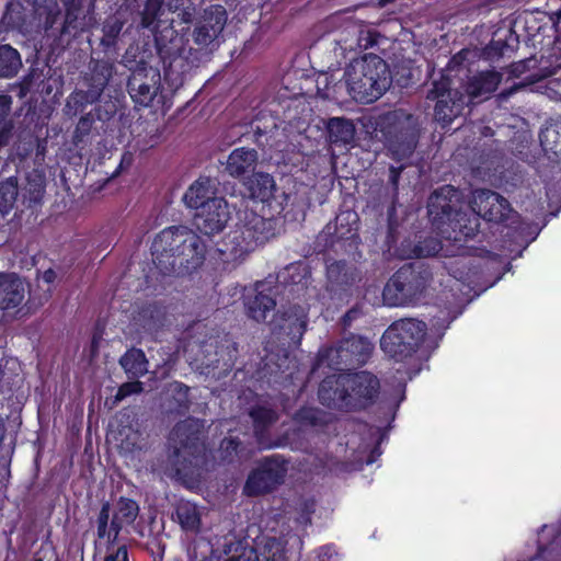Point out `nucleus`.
Returning <instances> with one entry per match:
<instances>
[{
  "mask_svg": "<svg viewBox=\"0 0 561 561\" xmlns=\"http://www.w3.org/2000/svg\"><path fill=\"white\" fill-rule=\"evenodd\" d=\"M206 248L187 227H169L156 236L151 244L152 263L163 274L176 267L195 268L202 264Z\"/></svg>",
  "mask_w": 561,
  "mask_h": 561,
  "instance_id": "obj_1",
  "label": "nucleus"
},
{
  "mask_svg": "<svg viewBox=\"0 0 561 561\" xmlns=\"http://www.w3.org/2000/svg\"><path fill=\"white\" fill-rule=\"evenodd\" d=\"M379 380L370 373L329 376L320 385L321 401L331 407L364 409L377 398Z\"/></svg>",
  "mask_w": 561,
  "mask_h": 561,
  "instance_id": "obj_2",
  "label": "nucleus"
},
{
  "mask_svg": "<svg viewBox=\"0 0 561 561\" xmlns=\"http://www.w3.org/2000/svg\"><path fill=\"white\" fill-rule=\"evenodd\" d=\"M350 95L357 102L371 103L390 87V71L383 59L368 54L352 60L344 72Z\"/></svg>",
  "mask_w": 561,
  "mask_h": 561,
  "instance_id": "obj_3",
  "label": "nucleus"
},
{
  "mask_svg": "<svg viewBox=\"0 0 561 561\" xmlns=\"http://www.w3.org/2000/svg\"><path fill=\"white\" fill-rule=\"evenodd\" d=\"M456 191L451 186H444L431 195L428 199V215L433 225L446 240L461 241V237H473L478 230V218L469 219L468 224H461L463 216L456 214L451 218L450 205L447 202L455 195Z\"/></svg>",
  "mask_w": 561,
  "mask_h": 561,
  "instance_id": "obj_4",
  "label": "nucleus"
},
{
  "mask_svg": "<svg viewBox=\"0 0 561 561\" xmlns=\"http://www.w3.org/2000/svg\"><path fill=\"white\" fill-rule=\"evenodd\" d=\"M425 323L416 319L393 322L383 333L380 345L390 357L402 359L411 355L425 336Z\"/></svg>",
  "mask_w": 561,
  "mask_h": 561,
  "instance_id": "obj_5",
  "label": "nucleus"
},
{
  "mask_svg": "<svg viewBox=\"0 0 561 561\" xmlns=\"http://www.w3.org/2000/svg\"><path fill=\"white\" fill-rule=\"evenodd\" d=\"M267 224L262 217H254L250 224L229 232L219 249L224 260L228 263H234L255 250L259 244L267 239L263 232Z\"/></svg>",
  "mask_w": 561,
  "mask_h": 561,
  "instance_id": "obj_6",
  "label": "nucleus"
},
{
  "mask_svg": "<svg viewBox=\"0 0 561 561\" xmlns=\"http://www.w3.org/2000/svg\"><path fill=\"white\" fill-rule=\"evenodd\" d=\"M552 51L547 56H541L539 66L537 67V59L529 58L526 60H522L513 64L510 67V75L512 78H523V80L516 84L508 92L501 93V98H507L513 93V91L518 90L520 88L530 85L538 80L549 77L556 72V70L561 67V41L557 39L551 49Z\"/></svg>",
  "mask_w": 561,
  "mask_h": 561,
  "instance_id": "obj_7",
  "label": "nucleus"
},
{
  "mask_svg": "<svg viewBox=\"0 0 561 561\" xmlns=\"http://www.w3.org/2000/svg\"><path fill=\"white\" fill-rule=\"evenodd\" d=\"M137 503L129 499H121L114 508L106 503L98 516V536L100 539L115 540L118 533L131 525L138 516Z\"/></svg>",
  "mask_w": 561,
  "mask_h": 561,
  "instance_id": "obj_8",
  "label": "nucleus"
},
{
  "mask_svg": "<svg viewBox=\"0 0 561 561\" xmlns=\"http://www.w3.org/2000/svg\"><path fill=\"white\" fill-rule=\"evenodd\" d=\"M427 99L437 101L435 117L443 123H450L467 103L461 93L450 90V79L447 73H440L439 79L433 80L432 88L427 91Z\"/></svg>",
  "mask_w": 561,
  "mask_h": 561,
  "instance_id": "obj_9",
  "label": "nucleus"
},
{
  "mask_svg": "<svg viewBox=\"0 0 561 561\" xmlns=\"http://www.w3.org/2000/svg\"><path fill=\"white\" fill-rule=\"evenodd\" d=\"M286 463L278 458L266 459L248 478L244 485L247 495H259L280 484L286 476Z\"/></svg>",
  "mask_w": 561,
  "mask_h": 561,
  "instance_id": "obj_10",
  "label": "nucleus"
},
{
  "mask_svg": "<svg viewBox=\"0 0 561 561\" xmlns=\"http://www.w3.org/2000/svg\"><path fill=\"white\" fill-rule=\"evenodd\" d=\"M230 219V209L225 198H215L204 205L194 216L195 227L206 236L222 231Z\"/></svg>",
  "mask_w": 561,
  "mask_h": 561,
  "instance_id": "obj_11",
  "label": "nucleus"
},
{
  "mask_svg": "<svg viewBox=\"0 0 561 561\" xmlns=\"http://www.w3.org/2000/svg\"><path fill=\"white\" fill-rule=\"evenodd\" d=\"M471 208L476 215L496 222L505 220L511 211L505 198L488 190H479L472 194Z\"/></svg>",
  "mask_w": 561,
  "mask_h": 561,
  "instance_id": "obj_12",
  "label": "nucleus"
},
{
  "mask_svg": "<svg viewBox=\"0 0 561 561\" xmlns=\"http://www.w3.org/2000/svg\"><path fill=\"white\" fill-rule=\"evenodd\" d=\"M373 350L371 343L362 336H351L346 339L339 347L327 350L320 354L318 368L329 366L328 360L340 357L343 362L355 359L364 362Z\"/></svg>",
  "mask_w": 561,
  "mask_h": 561,
  "instance_id": "obj_13",
  "label": "nucleus"
},
{
  "mask_svg": "<svg viewBox=\"0 0 561 561\" xmlns=\"http://www.w3.org/2000/svg\"><path fill=\"white\" fill-rule=\"evenodd\" d=\"M227 22L226 11L222 7H211L205 10L203 20L194 32V39L198 45H208L222 32Z\"/></svg>",
  "mask_w": 561,
  "mask_h": 561,
  "instance_id": "obj_14",
  "label": "nucleus"
},
{
  "mask_svg": "<svg viewBox=\"0 0 561 561\" xmlns=\"http://www.w3.org/2000/svg\"><path fill=\"white\" fill-rule=\"evenodd\" d=\"M199 424L195 420H186L183 423L179 424L171 433V440H179L181 447H175L174 457L179 460L183 458L186 460L187 457H193L190 460L191 463L197 465L198 460L194 456V450L196 449V440L198 437L196 433L198 431Z\"/></svg>",
  "mask_w": 561,
  "mask_h": 561,
  "instance_id": "obj_15",
  "label": "nucleus"
},
{
  "mask_svg": "<svg viewBox=\"0 0 561 561\" xmlns=\"http://www.w3.org/2000/svg\"><path fill=\"white\" fill-rule=\"evenodd\" d=\"M27 290L26 284L15 274H0V309L19 307Z\"/></svg>",
  "mask_w": 561,
  "mask_h": 561,
  "instance_id": "obj_16",
  "label": "nucleus"
},
{
  "mask_svg": "<svg viewBox=\"0 0 561 561\" xmlns=\"http://www.w3.org/2000/svg\"><path fill=\"white\" fill-rule=\"evenodd\" d=\"M409 277V267L399 270L386 284L382 298L383 302L390 307L411 304V291L407 288Z\"/></svg>",
  "mask_w": 561,
  "mask_h": 561,
  "instance_id": "obj_17",
  "label": "nucleus"
},
{
  "mask_svg": "<svg viewBox=\"0 0 561 561\" xmlns=\"http://www.w3.org/2000/svg\"><path fill=\"white\" fill-rule=\"evenodd\" d=\"M257 549L259 552L254 548H244L228 561H284V546L276 538L266 539Z\"/></svg>",
  "mask_w": 561,
  "mask_h": 561,
  "instance_id": "obj_18",
  "label": "nucleus"
},
{
  "mask_svg": "<svg viewBox=\"0 0 561 561\" xmlns=\"http://www.w3.org/2000/svg\"><path fill=\"white\" fill-rule=\"evenodd\" d=\"M160 75L153 72L150 82L144 80L141 73H134L129 79V93L133 100L142 106L151 105L160 91Z\"/></svg>",
  "mask_w": 561,
  "mask_h": 561,
  "instance_id": "obj_19",
  "label": "nucleus"
},
{
  "mask_svg": "<svg viewBox=\"0 0 561 561\" xmlns=\"http://www.w3.org/2000/svg\"><path fill=\"white\" fill-rule=\"evenodd\" d=\"M215 194V181L209 178H199L187 188L183 196V201L187 207L198 211L209 201L218 198Z\"/></svg>",
  "mask_w": 561,
  "mask_h": 561,
  "instance_id": "obj_20",
  "label": "nucleus"
},
{
  "mask_svg": "<svg viewBox=\"0 0 561 561\" xmlns=\"http://www.w3.org/2000/svg\"><path fill=\"white\" fill-rule=\"evenodd\" d=\"M501 82V75L493 70L482 71L469 79L466 93L470 100L494 92Z\"/></svg>",
  "mask_w": 561,
  "mask_h": 561,
  "instance_id": "obj_21",
  "label": "nucleus"
},
{
  "mask_svg": "<svg viewBox=\"0 0 561 561\" xmlns=\"http://www.w3.org/2000/svg\"><path fill=\"white\" fill-rule=\"evenodd\" d=\"M245 185L251 198L263 204H270L275 197L276 184L270 174L255 173L245 182Z\"/></svg>",
  "mask_w": 561,
  "mask_h": 561,
  "instance_id": "obj_22",
  "label": "nucleus"
},
{
  "mask_svg": "<svg viewBox=\"0 0 561 561\" xmlns=\"http://www.w3.org/2000/svg\"><path fill=\"white\" fill-rule=\"evenodd\" d=\"M257 161V152L254 149L237 148L228 157L226 170L234 178H239L253 170Z\"/></svg>",
  "mask_w": 561,
  "mask_h": 561,
  "instance_id": "obj_23",
  "label": "nucleus"
},
{
  "mask_svg": "<svg viewBox=\"0 0 561 561\" xmlns=\"http://www.w3.org/2000/svg\"><path fill=\"white\" fill-rule=\"evenodd\" d=\"M276 327L291 340L299 341L307 327V313L302 307H295L279 317Z\"/></svg>",
  "mask_w": 561,
  "mask_h": 561,
  "instance_id": "obj_24",
  "label": "nucleus"
},
{
  "mask_svg": "<svg viewBox=\"0 0 561 561\" xmlns=\"http://www.w3.org/2000/svg\"><path fill=\"white\" fill-rule=\"evenodd\" d=\"M176 519L186 531L197 533L201 529L202 511L190 501H180L175 510Z\"/></svg>",
  "mask_w": 561,
  "mask_h": 561,
  "instance_id": "obj_25",
  "label": "nucleus"
},
{
  "mask_svg": "<svg viewBox=\"0 0 561 561\" xmlns=\"http://www.w3.org/2000/svg\"><path fill=\"white\" fill-rule=\"evenodd\" d=\"M249 316L255 321H263L266 313L275 307V300L271 294H265L264 289H257L253 298H249L247 302Z\"/></svg>",
  "mask_w": 561,
  "mask_h": 561,
  "instance_id": "obj_26",
  "label": "nucleus"
},
{
  "mask_svg": "<svg viewBox=\"0 0 561 561\" xmlns=\"http://www.w3.org/2000/svg\"><path fill=\"white\" fill-rule=\"evenodd\" d=\"M328 130L332 142L347 145L354 140L355 127L345 118H331L328 123Z\"/></svg>",
  "mask_w": 561,
  "mask_h": 561,
  "instance_id": "obj_27",
  "label": "nucleus"
},
{
  "mask_svg": "<svg viewBox=\"0 0 561 561\" xmlns=\"http://www.w3.org/2000/svg\"><path fill=\"white\" fill-rule=\"evenodd\" d=\"M126 374L139 377L148 371V362L142 351L129 350L119 360Z\"/></svg>",
  "mask_w": 561,
  "mask_h": 561,
  "instance_id": "obj_28",
  "label": "nucleus"
},
{
  "mask_svg": "<svg viewBox=\"0 0 561 561\" xmlns=\"http://www.w3.org/2000/svg\"><path fill=\"white\" fill-rule=\"evenodd\" d=\"M21 66L20 55L9 45L0 46V77L14 76Z\"/></svg>",
  "mask_w": 561,
  "mask_h": 561,
  "instance_id": "obj_29",
  "label": "nucleus"
},
{
  "mask_svg": "<svg viewBox=\"0 0 561 561\" xmlns=\"http://www.w3.org/2000/svg\"><path fill=\"white\" fill-rule=\"evenodd\" d=\"M18 197V181L14 178H9L0 183V213L8 214Z\"/></svg>",
  "mask_w": 561,
  "mask_h": 561,
  "instance_id": "obj_30",
  "label": "nucleus"
},
{
  "mask_svg": "<svg viewBox=\"0 0 561 561\" xmlns=\"http://www.w3.org/2000/svg\"><path fill=\"white\" fill-rule=\"evenodd\" d=\"M11 106V98L5 94H0V127H3V130L0 133V147L8 142L9 138V128H7V123L4 118L7 117Z\"/></svg>",
  "mask_w": 561,
  "mask_h": 561,
  "instance_id": "obj_31",
  "label": "nucleus"
},
{
  "mask_svg": "<svg viewBox=\"0 0 561 561\" xmlns=\"http://www.w3.org/2000/svg\"><path fill=\"white\" fill-rule=\"evenodd\" d=\"M407 288L411 291V302L419 300L425 289V282L423 277L413 273L409 267V277L407 279Z\"/></svg>",
  "mask_w": 561,
  "mask_h": 561,
  "instance_id": "obj_32",
  "label": "nucleus"
},
{
  "mask_svg": "<svg viewBox=\"0 0 561 561\" xmlns=\"http://www.w3.org/2000/svg\"><path fill=\"white\" fill-rule=\"evenodd\" d=\"M443 250L440 241L435 239L425 240L423 243L417 245L414 250L416 256H431L439 253Z\"/></svg>",
  "mask_w": 561,
  "mask_h": 561,
  "instance_id": "obj_33",
  "label": "nucleus"
},
{
  "mask_svg": "<svg viewBox=\"0 0 561 561\" xmlns=\"http://www.w3.org/2000/svg\"><path fill=\"white\" fill-rule=\"evenodd\" d=\"M251 416L257 426H265L276 420L275 412L265 407L253 409L251 411Z\"/></svg>",
  "mask_w": 561,
  "mask_h": 561,
  "instance_id": "obj_34",
  "label": "nucleus"
},
{
  "mask_svg": "<svg viewBox=\"0 0 561 561\" xmlns=\"http://www.w3.org/2000/svg\"><path fill=\"white\" fill-rule=\"evenodd\" d=\"M142 382L140 381H130L123 383L116 393V400H123L124 398L130 396L140 393L142 391Z\"/></svg>",
  "mask_w": 561,
  "mask_h": 561,
  "instance_id": "obj_35",
  "label": "nucleus"
},
{
  "mask_svg": "<svg viewBox=\"0 0 561 561\" xmlns=\"http://www.w3.org/2000/svg\"><path fill=\"white\" fill-rule=\"evenodd\" d=\"M104 561H128L127 549L125 546L112 548L107 551Z\"/></svg>",
  "mask_w": 561,
  "mask_h": 561,
  "instance_id": "obj_36",
  "label": "nucleus"
},
{
  "mask_svg": "<svg viewBox=\"0 0 561 561\" xmlns=\"http://www.w3.org/2000/svg\"><path fill=\"white\" fill-rule=\"evenodd\" d=\"M313 502H306L304 504V508L301 511V514L297 517V523L300 524L302 527H306L310 524V515L313 512Z\"/></svg>",
  "mask_w": 561,
  "mask_h": 561,
  "instance_id": "obj_37",
  "label": "nucleus"
},
{
  "mask_svg": "<svg viewBox=\"0 0 561 561\" xmlns=\"http://www.w3.org/2000/svg\"><path fill=\"white\" fill-rule=\"evenodd\" d=\"M122 27L123 23L119 20L114 19L112 22L106 23L104 32L107 36L114 37L121 32Z\"/></svg>",
  "mask_w": 561,
  "mask_h": 561,
  "instance_id": "obj_38",
  "label": "nucleus"
},
{
  "mask_svg": "<svg viewBox=\"0 0 561 561\" xmlns=\"http://www.w3.org/2000/svg\"><path fill=\"white\" fill-rule=\"evenodd\" d=\"M467 54H468L467 50H461L457 55H455L449 60L446 72L449 73V72L454 71L457 67H459L461 65V62L465 60Z\"/></svg>",
  "mask_w": 561,
  "mask_h": 561,
  "instance_id": "obj_39",
  "label": "nucleus"
},
{
  "mask_svg": "<svg viewBox=\"0 0 561 561\" xmlns=\"http://www.w3.org/2000/svg\"><path fill=\"white\" fill-rule=\"evenodd\" d=\"M238 447V443L232 438H225L221 443V448L225 449L227 453L236 451Z\"/></svg>",
  "mask_w": 561,
  "mask_h": 561,
  "instance_id": "obj_40",
  "label": "nucleus"
},
{
  "mask_svg": "<svg viewBox=\"0 0 561 561\" xmlns=\"http://www.w3.org/2000/svg\"><path fill=\"white\" fill-rule=\"evenodd\" d=\"M131 436H133L131 438H129V435H127V436H126V437H127V440L131 439V442H130V443H128V442H127V443L125 444V443H124V440H123V439H121V445H119V446H121L123 449L128 450V449L130 448V446H135V445H136L137 433H133V434H131Z\"/></svg>",
  "mask_w": 561,
  "mask_h": 561,
  "instance_id": "obj_41",
  "label": "nucleus"
},
{
  "mask_svg": "<svg viewBox=\"0 0 561 561\" xmlns=\"http://www.w3.org/2000/svg\"><path fill=\"white\" fill-rule=\"evenodd\" d=\"M413 150V145L410 142L407 145V147L403 149V152L401 154H399L397 151H393L394 154H398L399 158H403V157H407L408 154H410Z\"/></svg>",
  "mask_w": 561,
  "mask_h": 561,
  "instance_id": "obj_42",
  "label": "nucleus"
},
{
  "mask_svg": "<svg viewBox=\"0 0 561 561\" xmlns=\"http://www.w3.org/2000/svg\"><path fill=\"white\" fill-rule=\"evenodd\" d=\"M556 16H557V19L554 22V26H556L557 31L561 33V10L556 13Z\"/></svg>",
  "mask_w": 561,
  "mask_h": 561,
  "instance_id": "obj_43",
  "label": "nucleus"
},
{
  "mask_svg": "<svg viewBox=\"0 0 561 561\" xmlns=\"http://www.w3.org/2000/svg\"><path fill=\"white\" fill-rule=\"evenodd\" d=\"M153 22V18H149L147 14L142 18V26L144 27H150Z\"/></svg>",
  "mask_w": 561,
  "mask_h": 561,
  "instance_id": "obj_44",
  "label": "nucleus"
},
{
  "mask_svg": "<svg viewBox=\"0 0 561 561\" xmlns=\"http://www.w3.org/2000/svg\"><path fill=\"white\" fill-rule=\"evenodd\" d=\"M54 277V272L53 271H47L44 273L43 275V278L48 283V282H51Z\"/></svg>",
  "mask_w": 561,
  "mask_h": 561,
  "instance_id": "obj_45",
  "label": "nucleus"
},
{
  "mask_svg": "<svg viewBox=\"0 0 561 561\" xmlns=\"http://www.w3.org/2000/svg\"><path fill=\"white\" fill-rule=\"evenodd\" d=\"M545 553H546V550L540 548V549H539V556H538V559L543 558Z\"/></svg>",
  "mask_w": 561,
  "mask_h": 561,
  "instance_id": "obj_46",
  "label": "nucleus"
},
{
  "mask_svg": "<svg viewBox=\"0 0 561 561\" xmlns=\"http://www.w3.org/2000/svg\"><path fill=\"white\" fill-rule=\"evenodd\" d=\"M345 216H346V219H351V218L355 219V217H356L355 214H351V213H347Z\"/></svg>",
  "mask_w": 561,
  "mask_h": 561,
  "instance_id": "obj_47",
  "label": "nucleus"
},
{
  "mask_svg": "<svg viewBox=\"0 0 561 561\" xmlns=\"http://www.w3.org/2000/svg\"><path fill=\"white\" fill-rule=\"evenodd\" d=\"M321 78H323L324 80H327V76H324V75H323V76H320V77H319L318 81H319Z\"/></svg>",
  "mask_w": 561,
  "mask_h": 561,
  "instance_id": "obj_48",
  "label": "nucleus"
},
{
  "mask_svg": "<svg viewBox=\"0 0 561 561\" xmlns=\"http://www.w3.org/2000/svg\"><path fill=\"white\" fill-rule=\"evenodd\" d=\"M278 208L282 209L283 208V202L278 203Z\"/></svg>",
  "mask_w": 561,
  "mask_h": 561,
  "instance_id": "obj_49",
  "label": "nucleus"
}]
</instances>
